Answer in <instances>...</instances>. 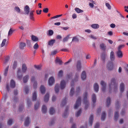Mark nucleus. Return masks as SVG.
<instances>
[{"instance_id": "774afa93", "label": "nucleus", "mask_w": 128, "mask_h": 128, "mask_svg": "<svg viewBox=\"0 0 128 128\" xmlns=\"http://www.w3.org/2000/svg\"><path fill=\"white\" fill-rule=\"evenodd\" d=\"M48 8H44L43 10V12L45 13H47L48 12Z\"/></svg>"}, {"instance_id": "bf43d9fd", "label": "nucleus", "mask_w": 128, "mask_h": 128, "mask_svg": "<svg viewBox=\"0 0 128 128\" xmlns=\"http://www.w3.org/2000/svg\"><path fill=\"white\" fill-rule=\"evenodd\" d=\"M23 108L24 105L23 104L20 105L19 108V111L20 112L22 110H23Z\"/></svg>"}, {"instance_id": "bb28decb", "label": "nucleus", "mask_w": 128, "mask_h": 128, "mask_svg": "<svg viewBox=\"0 0 128 128\" xmlns=\"http://www.w3.org/2000/svg\"><path fill=\"white\" fill-rule=\"evenodd\" d=\"M118 117V112H115L114 116V120L116 121L117 120Z\"/></svg>"}, {"instance_id": "5701e85b", "label": "nucleus", "mask_w": 128, "mask_h": 128, "mask_svg": "<svg viewBox=\"0 0 128 128\" xmlns=\"http://www.w3.org/2000/svg\"><path fill=\"white\" fill-rule=\"evenodd\" d=\"M100 47L101 50H105L106 48V46L104 43H102L100 45Z\"/></svg>"}, {"instance_id": "4468645a", "label": "nucleus", "mask_w": 128, "mask_h": 128, "mask_svg": "<svg viewBox=\"0 0 128 128\" xmlns=\"http://www.w3.org/2000/svg\"><path fill=\"white\" fill-rule=\"evenodd\" d=\"M68 107H67L66 108L65 110L64 113L62 115V117L64 118H66L68 116Z\"/></svg>"}, {"instance_id": "412c9836", "label": "nucleus", "mask_w": 128, "mask_h": 128, "mask_svg": "<svg viewBox=\"0 0 128 128\" xmlns=\"http://www.w3.org/2000/svg\"><path fill=\"white\" fill-rule=\"evenodd\" d=\"M94 89L95 91L98 92V90L99 86L97 83H95L94 86Z\"/></svg>"}, {"instance_id": "20e7f679", "label": "nucleus", "mask_w": 128, "mask_h": 128, "mask_svg": "<svg viewBox=\"0 0 128 128\" xmlns=\"http://www.w3.org/2000/svg\"><path fill=\"white\" fill-rule=\"evenodd\" d=\"M81 98L80 97H78L76 100L74 108L75 109H76L81 104Z\"/></svg>"}, {"instance_id": "423d86ee", "label": "nucleus", "mask_w": 128, "mask_h": 128, "mask_svg": "<svg viewBox=\"0 0 128 128\" xmlns=\"http://www.w3.org/2000/svg\"><path fill=\"white\" fill-rule=\"evenodd\" d=\"M66 82L64 80H62L60 83V88L61 90L64 89L65 88L66 85Z\"/></svg>"}, {"instance_id": "cd10ccee", "label": "nucleus", "mask_w": 128, "mask_h": 128, "mask_svg": "<svg viewBox=\"0 0 128 128\" xmlns=\"http://www.w3.org/2000/svg\"><path fill=\"white\" fill-rule=\"evenodd\" d=\"M59 88V85L58 84H56L54 88V90L57 93L58 92Z\"/></svg>"}, {"instance_id": "0e129e2a", "label": "nucleus", "mask_w": 128, "mask_h": 128, "mask_svg": "<svg viewBox=\"0 0 128 128\" xmlns=\"http://www.w3.org/2000/svg\"><path fill=\"white\" fill-rule=\"evenodd\" d=\"M62 14H60V15H57L56 16H54L53 17H52L51 18L52 19L55 18H57L60 17V16H62Z\"/></svg>"}, {"instance_id": "72a5a7b5", "label": "nucleus", "mask_w": 128, "mask_h": 128, "mask_svg": "<svg viewBox=\"0 0 128 128\" xmlns=\"http://www.w3.org/2000/svg\"><path fill=\"white\" fill-rule=\"evenodd\" d=\"M106 116V113L105 112H102L101 117V120L102 121H104L105 120Z\"/></svg>"}, {"instance_id": "2eb2a0df", "label": "nucleus", "mask_w": 128, "mask_h": 128, "mask_svg": "<svg viewBox=\"0 0 128 128\" xmlns=\"http://www.w3.org/2000/svg\"><path fill=\"white\" fill-rule=\"evenodd\" d=\"M27 69V67L26 64H22V70L23 72L25 73Z\"/></svg>"}, {"instance_id": "338daca9", "label": "nucleus", "mask_w": 128, "mask_h": 128, "mask_svg": "<svg viewBox=\"0 0 128 128\" xmlns=\"http://www.w3.org/2000/svg\"><path fill=\"white\" fill-rule=\"evenodd\" d=\"M12 119H10L8 122V124L9 125H11L12 124Z\"/></svg>"}, {"instance_id": "393cba45", "label": "nucleus", "mask_w": 128, "mask_h": 128, "mask_svg": "<svg viewBox=\"0 0 128 128\" xmlns=\"http://www.w3.org/2000/svg\"><path fill=\"white\" fill-rule=\"evenodd\" d=\"M124 84L123 83H122L120 86V91L121 92H122L124 90Z\"/></svg>"}, {"instance_id": "f8f14e48", "label": "nucleus", "mask_w": 128, "mask_h": 128, "mask_svg": "<svg viewBox=\"0 0 128 128\" xmlns=\"http://www.w3.org/2000/svg\"><path fill=\"white\" fill-rule=\"evenodd\" d=\"M92 102L93 103V106H95L94 104L96 102V96L95 94H93L92 95Z\"/></svg>"}, {"instance_id": "e2e57ef3", "label": "nucleus", "mask_w": 128, "mask_h": 128, "mask_svg": "<svg viewBox=\"0 0 128 128\" xmlns=\"http://www.w3.org/2000/svg\"><path fill=\"white\" fill-rule=\"evenodd\" d=\"M27 102L28 106L29 107L32 104L31 101L28 98L27 100Z\"/></svg>"}, {"instance_id": "09e8293b", "label": "nucleus", "mask_w": 128, "mask_h": 128, "mask_svg": "<svg viewBox=\"0 0 128 128\" xmlns=\"http://www.w3.org/2000/svg\"><path fill=\"white\" fill-rule=\"evenodd\" d=\"M25 91L26 94H27L28 93L29 90H28V87L27 86H26L25 88Z\"/></svg>"}, {"instance_id": "3c124183", "label": "nucleus", "mask_w": 128, "mask_h": 128, "mask_svg": "<svg viewBox=\"0 0 128 128\" xmlns=\"http://www.w3.org/2000/svg\"><path fill=\"white\" fill-rule=\"evenodd\" d=\"M9 66H8L5 69L4 72V75L5 76H7L8 72V71L9 68Z\"/></svg>"}, {"instance_id": "a211bd4d", "label": "nucleus", "mask_w": 128, "mask_h": 128, "mask_svg": "<svg viewBox=\"0 0 128 128\" xmlns=\"http://www.w3.org/2000/svg\"><path fill=\"white\" fill-rule=\"evenodd\" d=\"M30 123V121L29 120V118L28 117H27L24 123L25 126H28Z\"/></svg>"}, {"instance_id": "f257e3e1", "label": "nucleus", "mask_w": 128, "mask_h": 128, "mask_svg": "<svg viewBox=\"0 0 128 128\" xmlns=\"http://www.w3.org/2000/svg\"><path fill=\"white\" fill-rule=\"evenodd\" d=\"M114 86V91L118 89V84L116 83L115 79L113 78L111 80L110 83L109 84V92H110L112 86Z\"/></svg>"}, {"instance_id": "680f3d73", "label": "nucleus", "mask_w": 128, "mask_h": 128, "mask_svg": "<svg viewBox=\"0 0 128 128\" xmlns=\"http://www.w3.org/2000/svg\"><path fill=\"white\" fill-rule=\"evenodd\" d=\"M48 35L50 36H52L53 34V32L52 30H48Z\"/></svg>"}, {"instance_id": "0eeeda50", "label": "nucleus", "mask_w": 128, "mask_h": 128, "mask_svg": "<svg viewBox=\"0 0 128 128\" xmlns=\"http://www.w3.org/2000/svg\"><path fill=\"white\" fill-rule=\"evenodd\" d=\"M17 74L18 75L17 76V78L21 80L22 79V75L20 69H18V70L17 71Z\"/></svg>"}, {"instance_id": "c03bdc74", "label": "nucleus", "mask_w": 128, "mask_h": 128, "mask_svg": "<svg viewBox=\"0 0 128 128\" xmlns=\"http://www.w3.org/2000/svg\"><path fill=\"white\" fill-rule=\"evenodd\" d=\"M40 104L39 102L37 101L36 104L34 106V109L35 110L37 109Z\"/></svg>"}, {"instance_id": "c85d7f7f", "label": "nucleus", "mask_w": 128, "mask_h": 128, "mask_svg": "<svg viewBox=\"0 0 128 128\" xmlns=\"http://www.w3.org/2000/svg\"><path fill=\"white\" fill-rule=\"evenodd\" d=\"M47 107L44 105L42 106V112L44 113H46L47 112Z\"/></svg>"}, {"instance_id": "6ab92c4d", "label": "nucleus", "mask_w": 128, "mask_h": 128, "mask_svg": "<svg viewBox=\"0 0 128 128\" xmlns=\"http://www.w3.org/2000/svg\"><path fill=\"white\" fill-rule=\"evenodd\" d=\"M30 10L29 7L27 5L24 8V10L26 14H28L30 12Z\"/></svg>"}, {"instance_id": "7c9ffc66", "label": "nucleus", "mask_w": 128, "mask_h": 128, "mask_svg": "<svg viewBox=\"0 0 128 128\" xmlns=\"http://www.w3.org/2000/svg\"><path fill=\"white\" fill-rule=\"evenodd\" d=\"M10 85L11 88H14L15 87V84L14 80H11Z\"/></svg>"}, {"instance_id": "b1692460", "label": "nucleus", "mask_w": 128, "mask_h": 128, "mask_svg": "<svg viewBox=\"0 0 128 128\" xmlns=\"http://www.w3.org/2000/svg\"><path fill=\"white\" fill-rule=\"evenodd\" d=\"M34 12V11L33 10H32L30 14V15H29V17H30V19L31 20H34V17L33 16H34V14H33V12Z\"/></svg>"}, {"instance_id": "4be33fe9", "label": "nucleus", "mask_w": 128, "mask_h": 128, "mask_svg": "<svg viewBox=\"0 0 128 128\" xmlns=\"http://www.w3.org/2000/svg\"><path fill=\"white\" fill-rule=\"evenodd\" d=\"M81 79L82 80H85L86 78V73L85 71H83L81 75Z\"/></svg>"}, {"instance_id": "c9c22d12", "label": "nucleus", "mask_w": 128, "mask_h": 128, "mask_svg": "<svg viewBox=\"0 0 128 128\" xmlns=\"http://www.w3.org/2000/svg\"><path fill=\"white\" fill-rule=\"evenodd\" d=\"M78 75H76V76L75 78L73 80L72 82V83L71 84V85L72 86H74V82H76V81H77L78 80Z\"/></svg>"}, {"instance_id": "473e14b6", "label": "nucleus", "mask_w": 128, "mask_h": 128, "mask_svg": "<svg viewBox=\"0 0 128 128\" xmlns=\"http://www.w3.org/2000/svg\"><path fill=\"white\" fill-rule=\"evenodd\" d=\"M66 98H65L64 99H63L61 103V106L62 107L66 104Z\"/></svg>"}, {"instance_id": "39448f33", "label": "nucleus", "mask_w": 128, "mask_h": 128, "mask_svg": "<svg viewBox=\"0 0 128 128\" xmlns=\"http://www.w3.org/2000/svg\"><path fill=\"white\" fill-rule=\"evenodd\" d=\"M76 67L78 70L80 71L81 68L80 60H78L77 61Z\"/></svg>"}, {"instance_id": "c756f323", "label": "nucleus", "mask_w": 128, "mask_h": 128, "mask_svg": "<svg viewBox=\"0 0 128 128\" xmlns=\"http://www.w3.org/2000/svg\"><path fill=\"white\" fill-rule=\"evenodd\" d=\"M36 98L37 95L36 92V91H34L33 94L32 100L34 101H36Z\"/></svg>"}, {"instance_id": "79ce46f5", "label": "nucleus", "mask_w": 128, "mask_h": 128, "mask_svg": "<svg viewBox=\"0 0 128 128\" xmlns=\"http://www.w3.org/2000/svg\"><path fill=\"white\" fill-rule=\"evenodd\" d=\"M32 39L33 41L34 42L37 41H38V40L37 37L34 35L32 36Z\"/></svg>"}, {"instance_id": "ea45409f", "label": "nucleus", "mask_w": 128, "mask_h": 128, "mask_svg": "<svg viewBox=\"0 0 128 128\" xmlns=\"http://www.w3.org/2000/svg\"><path fill=\"white\" fill-rule=\"evenodd\" d=\"M26 46V44L24 42H21L20 44L19 47L20 49H23L24 46Z\"/></svg>"}, {"instance_id": "a878e982", "label": "nucleus", "mask_w": 128, "mask_h": 128, "mask_svg": "<svg viewBox=\"0 0 128 128\" xmlns=\"http://www.w3.org/2000/svg\"><path fill=\"white\" fill-rule=\"evenodd\" d=\"M106 54L104 52L102 53L101 57L102 60V61L104 62H105Z\"/></svg>"}, {"instance_id": "aec40b11", "label": "nucleus", "mask_w": 128, "mask_h": 128, "mask_svg": "<svg viewBox=\"0 0 128 128\" xmlns=\"http://www.w3.org/2000/svg\"><path fill=\"white\" fill-rule=\"evenodd\" d=\"M40 90L42 94H45L46 92V90L44 86L42 85L40 86Z\"/></svg>"}, {"instance_id": "58836bf2", "label": "nucleus", "mask_w": 128, "mask_h": 128, "mask_svg": "<svg viewBox=\"0 0 128 128\" xmlns=\"http://www.w3.org/2000/svg\"><path fill=\"white\" fill-rule=\"evenodd\" d=\"M110 98L109 97L108 98L106 101V106H108L110 104Z\"/></svg>"}, {"instance_id": "ddd939ff", "label": "nucleus", "mask_w": 128, "mask_h": 128, "mask_svg": "<svg viewBox=\"0 0 128 128\" xmlns=\"http://www.w3.org/2000/svg\"><path fill=\"white\" fill-rule=\"evenodd\" d=\"M110 58L111 60L110 61H113L115 60V58L114 53L113 51H112L110 52Z\"/></svg>"}, {"instance_id": "f3484780", "label": "nucleus", "mask_w": 128, "mask_h": 128, "mask_svg": "<svg viewBox=\"0 0 128 128\" xmlns=\"http://www.w3.org/2000/svg\"><path fill=\"white\" fill-rule=\"evenodd\" d=\"M49 94L48 93H47L46 94L44 99V101L45 102H48V101L49 100Z\"/></svg>"}, {"instance_id": "de8ad7c7", "label": "nucleus", "mask_w": 128, "mask_h": 128, "mask_svg": "<svg viewBox=\"0 0 128 128\" xmlns=\"http://www.w3.org/2000/svg\"><path fill=\"white\" fill-rule=\"evenodd\" d=\"M17 64V62L16 61H14L12 66V67L14 69L16 68Z\"/></svg>"}, {"instance_id": "e433bc0d", "label": "nucleus", "mask_w": 128, "mask_h": 128, "mask_svg": "<svg viewBox=\"0 0 128 128\" xmlns=\"http://www.w3.org/2000/svg\"><path fill=\"white\" fill-rule=\"evenodd\" d=\"M55 110L52 107L50 108V114L52 115L54 114L55 112Z\"/></svg>"}, {"instance_id": "37998d69", "label": "nucleus", "mask_w": 128, "mask_h": 128, "mask_svg": "<svg viewBox=\"0 0 128 128\" xmlns=\"http://www.w3.org/2000/svg\"><path fill=\"white\" fill-rule=\"evenodd\" d=\"M55 42V40L54 39L51 40L49 42L48 44L50 46H52Z\"/></svg>"}, {"instance_id": "a18cd8bd", "label": "nucleus", "mask_w": 128, "mask_h": 128, "mask_svg": "<svg viewBox=\"0 0 128 128\" xmlns=\"http://www.w3.org/2000/svg\"><path fill=\"white\" fill-rule=\"evenodd\" d=\"M6 41V39H4L3 40L1 44V47H3L5 45Z\"/></svg>"}, {"instance_id": "a19ab883", "label": "nucleus", "mask_w": 128, "mask_h": 128, "mask_svg": "<svg viewBox=\"0 0 128 128\" xmlns=\"http://www.w3.org/2000/svg\"><path fill=\"white\" fill-rule=\"evenodd\" d=\"M56 62L58 63L60 65H62V60L58 58L56 59Z\"/></svg>"}, {"instance_id": "052dcab7", "label": "nucleus", "mask_w": 128, "mask_h": 128, "mask_svg": "<svg viewBox=\"0 0 128 128\" xmlns=\"http://www.w3.org/2000/svg\"><path fill=\"white\" fill-rule=\"evenodd\" d=\"M39 47L37 43H36L33 46L35 50H37Z\"/></svg>"}, {"instance_id": "864d4df0", "label": "nucleus", "mask_w": 128, "mask_h": 128, "mask_svg": "<svg viewBox=\"0 0 128 128\" xmlns=\"http://www.w3.org/2000/svg\"><path fill=\"white\" fill-rule=\"evenodd\" d=\"M78 40H79L78 38L76 36H75L73 38L72 41L78 42Z\"/></svg>"}, {"instance_id": "603ef678", "label": "nucleus", "mask_w": 128, "mask_h": 128, "mask_svg": "<svg viewBox=\"0 0 128 128\" xmlns=\"http://www.w3.org/2000/svg\"><path fill=\"white\" fill-rule=\"evenodd\" d=\"M124 44H122L119 45L118 48V50H121L122 48H124Z\"/></svg>"}, {"instance_id": "f704fd0d", "label": "nucleus", "mask_w": 128, "mask_h": 128, "mask_svg": "<svg viewBox=\"0 0 128 128\" xmlns=\"http://www.w3.org/2000/svg\"><path fill=\"white\" fill-rule=\"evenodd\" d=\"M75 10L77 13H82L83 12H84L83 10L80 9L79 8H75Z\"/></svg>"}, {"instance_id": "2f4dec72", "label": "nucleus", "mask_w": 128, "mask_h": 128, "mask_svg": "<svg viewBox=\"0 0 128 128\" xmlns=\"http://www.w3.org/2000/svg\"><path fill=\"white\" fill-rule=\"evenodd\" d=\"M91 26L92 28L94 29L98 28L99 27V26L97 24H92Z\"/></svg>"}, {"instance_id": "5fc2aeb1", "label": "nucleus", "mask_w": 128, "mask_h": 128, "mask_svg": "<svg viewBox=\"0 0 128 128\" xmlns=\"http://www.w3.org/2000/svg\"><path fill=\"white\" fill-rule=\"evenodd\" d=\"M120 107L119 103L118 101H117L115 104V108L116 109H118Z\"/></svg>"}, {"instance_id": "1a4fd4ad", "label": "nucleus", "mask_w": 128, "mask_h": 128, "mask_svg": "<svg viewBox=\"0 0 128 128\" xmlns=\"http://www.w3.org/2000/svg\"><path fill=\"white\" fill-rule=\"evenodd\" d=\"M94 116L92 114L89 118V123L91 126H92L94 120Z\"/></svg>"}, {"instance_id": "9b49d317", "label": "nucleus", "mask_w": 128, "mask_h": 128, "mask_svg": "<svg viewBox=\"0 0 128 128\" xmlns=\"http://www.w3.org/2000/svg\"><path fill=\"white\" fill-rule=\"evenodd\" d=\"M55 80H54L53 77H51L48 80V84L49 85L51 86L54 82Z\"/></svg>"}, {"instance_id": "49530a36", "label": "nucleus", "mask_w": 128, "mask_h": 128, "mask_svg": "<svg viewBox=\"0 0 128 128\" xmlns=\"http://www.w3.org/2000/svg\"><path fill=\"white\" fill-rule=\"evenodd\" d=\"M81 112V109H80L78 112H77L76 114V116L78 117L79 116Z\"/></svg>"}, {"instance_id": "13d9d810", "label": "nucleus", "mask_w": 128, "mask_h": 128, "mask_svg": "<svg viewBox=\"0 0 128 128\" xmlns=\"http://www.w3.org/2000/svg\"><path fill=\"white\" fill-rule=\"evenodd\" d=\"M13 31L12 30V28H10V29L9 31L8 32V36H11L12 33L13 32Z\"/></svg>"}, {"instance_id": "69168bd1", "label": "nucleus", "mask_w": 128, "mask_h": 128, "mask_svg": "<svg viewBox=\"0 0 128 128\" xmlns=\"http://www.w3.org/2000/svg\"><path fill=\"white\" fill-rule=\"evenodd\" d=\"M14 9L16 11L18 12H20V9L18 7H16Z\"/></svg>"}, {"instance_id": "6e6552de", "label": "nucleus", "mask_w": 128, "mask_h": 128, "mask_svg": "<svg viewBox=\"0 0 128 128\" xmlns=\"http://www.w3.org/2000/svg\"><path fill=\"white\" fill-rule=\"evenodd\" d=\"M116 56L120 58H122V57L123 54L121 50H118L116 52Z\"/></svg>"}, {"instance_id": "8fccbe9b", "label": "nucleus", "mask_w": 128, "mask_h": 128, "mask_svg": "<svg viewBox=\"0 0 128 128\" xmlns=\"http://www.w3.org/2000/svg\"><path fill=\"white\" fill-rule=\"evenodd\" d=\"M63 71L62 70H61L59 72L58 74V76L59 77H61L62 76Z\"/></svg>"}, {"instance_id": "f03ea898", "label": "nucleus", "mask_w": 128, "mask_h": 128, "mask_svg": "<svg viewBox=\"0 0 128 128\" xmlns=\"http://www.w3.org/2000/svg\"><path fill=\"white\" fill-rule=\"evenodd\" d=\"M88 95V92H86L84 93L83 96L84 102L85 104V108L86 109H87L88 104V102L87 99Z\"/></svg>"}, {"instance_id": "4d7b16f0", "label": "nucleus", "mask_w": 128, "mask_h": 128, "mask_svg": "<svg viewBox=\"0 0 128 128\" xmlns=\"http://www.w3.org/2000/svg\"><path fill=\"white\" fill-rule=\"evenodd\" d=\"M70 35H68L66 36L64 38L63 40V42H65L67 41L68 39L69 38Z\"/></svg>"}, {"instance_id": "dca6fc26", "label": "nucleus", "mask_w": 128, "mask_h": 128, "mask_svg": "<svg viewBox=\"0 0 128 128\" xmlns=\"http://www.w3.org/2000/svg\"><path fill=\"white\" fill-rule=\"evenodd\" d=\"M29 78V76L28 75H26L23 78V82L24 83H26Z\"/></svg>"}, {"instance_id": "4c0bfd02", "label": "nucleus", "mask_w": 128, "mask_h": 128, "mask_svg": "<svg viewBox=\"0 0 128 128\" xmlns=\"http://www.w3.org/2000/svg\"><path fill=\"white\" fill-rule=\"evenodd\" d=\"M74 88H72L71 89L70 92V96H72L74 93Z\"/></svg>"}, {"instance_id": "7ed1b4c3", "label": "nucleus", "mask_w": 128, "mask_h": 128, "mask_svg": "<svg viewBox=\"0 0 128 128\" xmlns=\"http://www.w3.org/2000/svg\"><path fill=\"white\" fill-rule=\"evenodd\" d=\"M114 67L113 61H110L108 62L106 65V68L108 70H112L113 69Z\"/></svg>"}, {"instance_id": "9d476101", "label": "nucleus", "mask_w": 128, "mask_h": 128, "mask_svg": "<svg viewBox=\"0 0 128 128\" xmlns=\"http://www.w3.org/2000/svg\"><path fill=\"white\" fill-rule=\"evenodd\" d=\"M100 84L102 86V91L103 92H104L106 89V84L104 82L102 81H101Z\"/></svg>"}, {"instance_id": "6e6d98bb", "label": "nucleus", "mask_w": 128, "mask_h": 128, "mask_svg": "<svg viewBox=\"0 0 128 128\" xmlns=\"http://www.w3.org/2000/svg\"><path fill=\"white\" fill-rule=\"evenodd\" d=\"M8 97L7 94H5L3 96V99L4 101L5 102L6 101V100L7 99Z\"/></svg>"}]
</instances>
